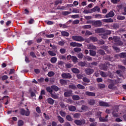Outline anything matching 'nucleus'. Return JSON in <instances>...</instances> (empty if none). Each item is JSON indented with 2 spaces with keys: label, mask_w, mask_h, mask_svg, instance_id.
I'll list each match as a JSON object with an SVG mask.
<instances>
[{
  "label": "nucleus",
  "mask_w": 126,
  "mask_h": 126,
  "mask_svg": "<svg viewBox=\"0 0 126 126\" xmlns=\"http://www.w3.org/2000/svg\"><path fill=\"white\" fill-rule=\"evenodd\" d=\"M72 39H73L74 41H77L78 42H82V41H84V38L81 36L73 35L72 36Z\"/></svg>",
  "instance_id": "obj_1"
},
{
  "label": "nucleus",
  "mask_w": 126,
  "mask_h": 126,
  "mask_svg": "<svg viewBox=\"0 0 126 126\" xmlns=\"http://www.w3.org/2000/svg\"><path fill=\"white\" fill-rule=\"evenodd\" d=\"M92 24L95 27H101L102 26V22L100 20L92 21Z\"/></svg>",
  "instance_id": "obj_2"
},
{
  "label": "nucleus",
  "mask_w": 126,
  "mask_h": 126,
  "mask_svg": "<svg viewBox=\"0 0 126 126\" xmlns=\"http://www.w3.org/2000/svg\"><path fill=\"white\" fill-rule=\"evenodd\" d=\"M98 104L99 105V106H101L102 107H110L109 103L104 102L102 101H99Z\"/></svg>",
  "instance_id": "obj_3"
},
{
  "label": "nucleus",
  "mask_w": 126,
  "mask_h": 126,
  "mask_svg": "<svg viewBox=\"0 0 126 126\" xmlns=\"http://www.w3.org/2000/svg\"><path fill=\"white\" fill-rule=\"evenodd\" d=\"M61 76L64 79H69L70 78H71V75L68 73H63L62 74Z\"/></svg>",
  "instance_id": "obj_4"
},
{
  "label": "nucleus",
  "mask_w": 126,
  "mask_h": 126,
  "mask_svg": "<svg viewBox=\"0 0 126 126\" xmlns=\"http://www.w3.org/2000/svg\"><path fill=\"white\" fill-rule=\"evenodd\" d=\"M70 47H82V44L76 42H70Z\"/></svg>",
  "instance_id": "obj_5"
},
{
  "label": "nucleus",
  "mask_w": 126,
  "mask_h": 126,
  "mask_svg": "<svg viewBox=\"0 0 126 126\" xmlns=\"http://www.w3.org/2000/svg\"><path fill=\"white\" fill-rule=\"evenodd\" d=\"M85 72L88 75H90V74H92L94 72V70L93 69L87 68L85 70Z\"/></svg>",
  "instance_id": "obj_6"
},
{
  "label": "nucleus",
  "mask_w": 126,
  "mask_h": 126,
  "mask_svg": "<svg viewBox=\"0 0 126 126\" xmlns=\"http://www.w3.org/2000/svg\"><path fill=\"white\" fill-rule=\"evenodd\" d=\"M21 114L23 116H29L30 115V112H29V110L26 111L24 109H21Z\"/></svg>",
  "instance_id": "obj_7"
},
{
  "label": "nucleus",
  "mask_w": 126,
  "mask_h": 126,
  "mask_svg": "<svg viewBox=\"0 0 126 126\" xmlns=\"http://www.w3.org/2000/svg\"><path fill=\"white\" fill-rule=\"evenodd\" d=\"M114 15L115 13H114L113 11H110L105 15V17L106 18H109V17H113V16H114Z\"/></svg>",
  "instance_id": "obj_8"
},
{
  "label": "nucleus",
  "mask_w": 126,
  "mask_h": 126,
  "mask_svg": "<svg viewBox=\"0 0 126 126\" xmlns=\"http://www.w3.org/2000/svg\"><path fill=\"white\" fill-rule=\"evenodd\" d=\"M72 93V91L70 90L67 92H66L64 93V95L65 97H70V96H71V94Z\"/></svg>",
  "instance_id": "obj_9"
},
{
  "label": "nucleus",
  "mask_w": 126,
  "mask_h": 126,
  "mask_svg": "<svg viewBox=\"0 0 126 126\" xmlns=\"http://www.w3.org/2000/svg\"><path fill=\"white\" fill-rule=\"evenodd\" d=\"M92 13L93 12H100V8L98 6L94 7V8L91 9Z\"/></svg>",
  "instance_id": "obj_10"
},
{
  "label": "nucleus",
  "mask_w": 126,
  "mask_h": 126,
  "mask_svg": "<svg viewBox=\"0 0 126 126\" xmlns=\"http://www.w3.org/2000/svg\"><path fill=\"white\" fill-rule=\"evenodd\" d=\"M95 33H104V32H105V30L103 28H98L95 30Z\"/></svg>",
  "instance_id": "obj_11"
},
{
  "label": "nucleus",
  "mask_w": 126,
  "mask_h": 126,
  "mask_svg": "<svg viewBox=\"0 0 126 126\" xmlns=\"http://www.w3.org/2000/svg\"><path fill=\"white\" fill-rule=\"evenodd\" d=\"M68 109L71 112H75L76 111V107L73 105H70L68 106Z\"/></svg>",
  "instance_id": "obj_12"
},
{
  "label": "nucleus",
  "mask_w": 126,
  "mask_h": 126,
  "mask_svg": "<svg viewBox=\"0 0 126 126\" xmlns=\"http://www.w3.org/2000/svg\"><path fill=\"white\" fill-rule=\"evenodd\" d=\"M108 81L109 82H111L112 84H110L109 85H108V88L109 89H115L114 85L113 84V81L111 80H108Z\"/></svg>",
  "instance_id": "obj_13"
},
{
  "label": "nucleus",
  "mask_w": 126,
  "mask_h": 126,
  "mask_svg": "<svg viewBox=\"0 0 126 126\" xmlns=\"http://www.w3.org/2000/svg\"><path fill=\"white\" fill-rule=\"evenodd\" d=\"M47 102L49 104H50V105H54L55 100L53 99V98L51 97H49L47 99Z\"/></svg>",
  "instance_id": "obj_14"
},
{
  "label": "nucleus",
  "mask_w": 126,
  "mask_h": 126,
  "mask_svg": "<svg viewBox=\"0 0 126 126\" xmlns=\"http://www.w3.org/2000/svg\"><path fill=\"white\" fill-rule=\"evenodd\" d=\"M102 21L103 22H106L107 23L114 22V20H113V19L112 18L104 19L102 20Z\"/></svg>",
  "instance_id": "obj_15"
},
{
  "label": "nucleus",
  "mask_w": 126,
  "mask_h": 126,
  "mask_svg": "<svg viewBox=\"0 0 126 126\" xmlns=\"http://www.w3.org/2000/svg\"><path fill=\"white\" fill-rule=\"evenodd\" d=\"M61 34L63 37H68L69 36V33L65 31H62Z\"/></svg>",
  "instance_id": "obj_16"
},
{
  "label": "nucleus",
  "mask_w": 126,
  "mask_h": 126,
  "mask_svg": "<svg viewBox=\"0 0 126 126\" xmlns=\"http://www.w3.org/2000/svg\"><path fill=\"white\" fill-rule=\"evenodd\" d=\"M99 66L100 69L102 70H106L107 69V67L106 66V65H105V64H100Z\"/></svg>",
  "instance_id": "obj_17"
},
{
  "label": "nucleus",
  "mask_w": 126,
  "mask_h": 126,
  "mask_svg": "<svg viewBox=\"0 0 126 126\" xmlns=\"http://www.w3.org/2000/svg\"><path fill=\"white\" fill-rule=\"evenodd\" d=\"M88 49H90V50H95L96 49V47L93 45L92 44H90L87 45Z\"/></svg>",
  "instance_id": "obj_18"
},
{
  "label": "nucleus",
  "mask_w": 126,
  "mask_h": 126,
  "mask_svg": "<svg viewBox=\"0 0 126 126\" xmlns=\"http://www.w3.org/2000/svg\"><path fill=\"white\" fill-rule=\"evenodd\" d=\"M100 122H107L108 121V115H106L105 118L99 117Z\"/></svg>",
  "instance_id": "obj_19"
},
{
  "label": "nucleus",
  "mask_w": 126,
  "mask_h": 126,
  "mask_svg": "<svg viewBox=\"0 0 126 126\" xmlns=\"http://www.w3.org/2000/svg\"><path fill=\"white\" fill-rule=\"evenodd\" d=\"M74 123L76 125H77V126H81L83 122L82 120H76L74 121Z\"/></svg>",
  "instance_id": "obj_20"
},
{
  "label": "nucleus",
  "mask_w": 126,
  "mask_h": 126,
  "mask_svg": "<svg viewBox=\"0 0 126 126\" xmlns=\"http://www.w3.org/2000/svg\"><path fill=\"white\" fill-rule=\"evenodd\" d=\"M58 120L61 124H63V122H64V120H63V118L62 117L60 116H57Z\"/></svg>",
  "instance_id": "obj_21"
},
{
  "label": "nucleus",
  "mask_w": 126,
  "mask_h": 126,
  "mask_svg": "<svg viewBox=\"0 0 126 126\" xmlns=\"http://www.w3.org/2000/svg\"><path fill=\"white\" fill-rule=\"evenodd\" d=\"M112 48L114 49V51L116 52V53H119V52H121V49L115 45L113 46Z\"/></svg>",
  "instance_id": "obj_22"
},
{
  "label": "nucleus",
  "mask_w": 126,
  "mask_h": 126,
  "mask_svg": "<svg viewBox=\"0 0 126 126\" xmlns=\"http://www.w3.org/2000/svg\"><path fill=\"white\" fill-rule=\"evenodd\" d=\"M86 95L88 96H95V93L90 92H86Z\"/></svg>",
  "instance_id": "obj_23"
},
{
  "label": "nucleus",
  "mask_w": 126,
  "mask_h": 126,
  "mask_svg": "<svg viewBox=\"0 0 126 126\" xmlns=\"http://www.w3.org/2000/svg\"><path fill=\"white\" fill-rule=\"evenodd\" d=\"M83 29H90L91 26L90 25H86L82 26Z\"/></svg>",
  "instance_id": "obj_24"
},
{
  "label": "nucleus",
  "mask_w": 126,
  "mask_h": 126,
  "mask_svg": "<svg viewBox=\"0 0 126 126\" xmlns=\"http://www.w3.org/2000/svg\"><path fill=\"white\" fill-rule=\"evenodd\" d=\"M72 99L73 100H74L75 101H77L80 99V97H79V95H75L72 96Z\"/></svg>",
  "instance_id": "obj_25"
},
{
  "label": "nucleus",
  "mask_w": 126,
  "mask_h": 126,
  "mask_svg": "<svg viewBox=\"0 0 126 126\" xmlns=\"http://www.w3.org/2000/svg\"><path fill=\"white\" fill-rule=\"evenodd\" d=\"M71 70L73 73H79L80 71L78 69L76 68H73L71 69Z\"/></svg>",
  "instance_id": "obj_26"
},
{
  "label": "nucleus",
  "mask_w": 126,
  "mask_h": 126,
  "mask_svg": "<svg viewBox=\"0 0 126 126\" xmlns=\"http://www.w3.org/2000/svg\"><path fill=\"white\" fill-rule=\"evenodd\" d=\"M90 55L92 57H95V56H96V52L93 50H90Z\"/></svg>",
  "instance_id": "obj_27"
},
{
  "label": "nucleus",
  "mask_w": 126,
  "mask_h": 126,
  "mask_svg": "<svg viewBox=\"0 0 126 126\" xmlns=\"http://www.w3.org/2000/svg\"><path fill=\"white\" fill-rule=\"evenodd\" d=\"M57 58L56 57H53L51 59L50 61L52 63H57Z\"/></svg>",
  "instance_id": "obj_28"
},
{
  "label": "nucleus",
  "mask_w": 126,
  "mask_h": 126,
  "mask_svg": "<svg viewBox=\"0 0 126 126\" xmlns=\"http://www.w3.org/2000/svg\"><path fill=\"white\" fill-rule=\"evenodd\" d=\"M88 103L89 105H95V100L94 99H90L88 101Z\"/></svg>",
  "instance_id": "obj_29"
},
{
  "label": "nucleus",
  "mask_w": 126,
  "mask_h": 126,
  "mask_svg": "<svg viewBox=\"0 0 126 126\" xmlns=\"http://www.w3.org/2000/svg\"><path fill=\"white\" fill-rule=\"evenodd\" d=\"M81 109L82 111H87L88 110V107L86 105H83Z\"/></svg>",
  "instance_id": "obj_30"
},
{
  "label": "nucleus",
  "mask_w": 126,
  "mask_h": 126,
  "mask_svg": "<svg viewBox=\"0 0 126 126\" xmlns=\"http://www.w3.org/2000/svg\"><path fill=\"white\" fill-rule=\"evenodd\" d=\"M48 54L50 56H51L52 57H55V56H56L57 55L55 53L52 51H49Z\"/></svg>",
  "instance_id": "obj_31"
},
{
  "label": "nucleus",
  "mask_w": 126,
  "mask_h": 126,
  "mask_svg": "<svg viewBox=\"0 0 126 126\" xmlns=\"http://www.w3.org/2000/svg\"><path fill=\"white\" fill-rule=\"evenodd\" d=\"M100 75L102 76V77H107V76H108V74L103 71H100Z\"/></svg>",
  "instance_id": "obj_32"
},
{
  "label": "nucleus",
  "mask_w": 126,
  "mask_h": 126,
  "mask_svg": "<svg viewBox=\"0 0 126 126\" xmlns=\"http://www.w3.org/2000/svg\"><path fill=\"white\" fill-rule=\"evenodd\" d=\"M72 60L73 63H77L78 59L76 56H72Z\"/></svg>",
  "instance_id": "obj_33"
},
{
  "label": "nucleus",
  "mask_w": 126,
  "mask_h": 126,
  "mask_svg": "<svg viewBox=\"0 0 126 126\" xmlns=\"http://www.w3.org/2000/svg\"><path fill=\"white\" fill-rule=\"evenodd\" d=\"M60 114L61 115V116H62V117H65L66 114L65 113V112H64V111L61 110L60 111Z\"/></svg>",
  "instance_id": "obj_34"
},
{
  "label": "nucleus",
  "mask_w": 126,
  "mask_h": 126,
  "mask_svg": "<svg viewBox=\"0 0 126 126\" xmlns=\"http://www.w3.org/2000/svg\"><path fill=\"white\" fill-rule=\"evenodd\" d=\"M52 89L51 88V87H48L46 88V90L47 91V92H49L50 94H51L53 93V90H52Z\"/></svg>",
  "instance_id": "obj_35"
},
{
  "label": "nucleus",
  "mask_w": 126,
  "mask_h": 126,
  "mask_svg": "<svg viewBox=\"0 0 126 126\" xmlns=\"http://www.w3.org/2000/svg\"><path fill=\"white\" fill-rule=\"evenodd\" d=\"M72 12H73V13H79V9L76 8H73Z\"/></svg>",
  "instance_id": "obj_36"
},
{
  "label": "nucleus",
  "mask_w": 126,
  "mask_h": 126,
  "mask_svg": "<svg viewBox=\"0 0 126 126\" xmlns=\"http://www.w3.org/2000/svg\"><path fill=\"white\" fill-rule=\"evenodd\" d=\"M47 75L49 76V77H52V76H54V75H55V72L53 71H50L48 72Z\"/></svg>",
  "instance_id": "obj_37"
},
{
  "label": "nucleus",
  "mask_w": 126,
  "mask_h": 126,
  "mask_svg": "<svg viewBox=\"0 0 126 126\" xmlns=\"http://www.w3.org/2000/svg\"><path fill=\"white\" fill-rule=\"evenodd\" d=\"M65 44V41L64 40H61L58 42V44L60 46H63Z\"/></svg>",
  "instance_id": "obj_38"
},
{
  "label": "nucleus",
  "mask_w": 126,
  "mask_h": 126,
  "mask_svg": "<svg viewBox=\"0 0 126 126\" xmlns=\"http://www.w3.org/2000/svg\"><path fill=\"white\" fill-rule=\"evenodd\" d=\"M52 89L53 90H55V91H59V87L57 86H51Z\"/></svg>",
  "instance_id": "obj_39"
},
{
  "label": "nucleus",
  "mask_w": 126,
  "mask_h": 126,
  "mask_svg": "<svg viewBox=\"0 0 126 126\" xmlns=\"http://www.w3.org/2000/svg\"><path fill=\"white\" fill-rule=\"evenodd\" d=\"M125 18H126L124 16L119 15L117 16V19H118V20H124Z\"/></svg>",
  "instance_id": "obj_40"
},
{
  "label": "nucleus",
  "mask_w": 126,
  "mask_h": 126,
  "mask_svg": "<svg viewBox=\"0 0 126 126\" xmlns=\"http://www.w3.org/2000/svg\"><path fill=\"white\" fill-rule=\"evenodd\" d=\"M77 87L79 88V89H85V87L81 84H78Z\"/></svg>",
  "instance_id": "obj_41"
},
{
  "label": "nucleus",
  "mask_w": 126,
  "mask_h": 126,
  "mask_svg": "<svg viewBox=\"0 0 126 126\" xmlns=\"http://www.w3.org/2000/svg\"><path fill=\"white\" fill-rule=\"evenodd\" d=\"M83 81H84V82H87V83H89V82H90V80L86 77H84L83 78Z\"/></svg>",
  "instance_id": "obj_42"
},
{
  "label": "nucleus",
  "mask_w": 126,
  "mask_h": 126,
  "mask_svg": "<svg viewBox=\"0 0 126 126\" xmlns=\"http://www.w3.org/2000/svg\"><path fill=\"white\" fill-rule=\"evenodd\" d=\"M71 13V12H68V11H63L62 12L63 15H68V14H70Z\"/></svg>",
  "instance_id": "obj_43"
},
{
  "label": "nucleus",
  "mask_w": 126,
  "mask_h": 126,
  "mask_svg": "<svg viewBox=\"0 0 126 126\" xmlns=\"http://www.w3.org/2000/svg\"><path fill=\"white\" fill-rule=\"evenodd\" d=\"M60 82L61 84H62V85H63L64 84H66V81L65 80H63V79H60Z\"/></svg>",
  "instance_id": "obj_44"
},
{
  "label": "nucleus",
  "mask_w": 126,
  "mask_h": 126,
  "mask_svg": "<svg viewBox=\"0 0 126 126\" xmlns=\"http://www.w3.org/2000/svg\"><path fill=\"white\" fill-rule=\"evenodd\" d=\"M74 51H75L76 53H79V52H81V48H74Z\"/></svg>",
  "instance_id": "obj_45"
},
{
  "label": "nucleus",
  "mask_w": 126,
  "mask_h": 126,
  "mask_svg": "<svg viewBox=\"0 0 126 126\" xmlns=\"http://www.w3.org/2000/svg\"><path fill=\"white\" fill-rule=\"evenodd\" d=\"M120 40V37L118 36H114L113 37V41L117 43Z\"/></svg>",
  "instance_id": "obj_46"
},
{
  "label": "nucleus",
  "mask_w": 126,
  "mask_h": 126,
  "mask_svg": "<svg viewBox=\"0 0 126 126\" xmlns=\"http://www.w3.org/2000/svg\"><path fill=\"white\" fill-rule=\"evenodd\" d=\"M70 17H71V18H73V19H75V18H79V15H72L70 16Z\"/></svg>",
  "instance_id": "obj_47"
},
{
  "label": "nucleus",
  "mask_w": 126,
  "mask_h": 126,
  "mask_svg": "<svg viewBox=\"0 0 126 126\" xmlns=\"http://www.w3.org/2000/svg\"><path fill=\"white\" fill-rule=\"evenodd\" d=\"M84 13H86V14H87L88 13H92V11H91V9L90 10H84L83 11Z\"/></svg>",
  "instance_id": "obj_48"
},
{
  "label": "nucleus",
  "mask_w": 126,
  "mask_h": 126,
  "mask_svg": "<svg viewBox=\"0 0 126 126\" xmlns=\"http://www.w3.org/2000/svg\"><path fill=\"white\" fill-rule=\"evenodd\" d=\"M119 57H120V58H126V53H121L119 54Z\"/></svg>",
  "instance_id": "obj_49"
},
{
  "label": "nucleus",
  "mask_w": 126,
  "mask_h": 126,
  "mask_svg": "<svg viewBox=\"0 0 126 126\" xmlns=\"http://www.w3.org/2000/svg\"><path fill=\"white\" fill-rule=\"evenodd\" d=\"M74 118H75L76 119H78L80 117V114L79 113H75L73 115Z\"/></svg>",
  "instance_id": "obj_50"
},
{
  "label": "nucleus",
  "mask_w": 126,
  "mask_h": 126,
  "mask_svg": "<svg viewBox=\"0 0 126 126\" xmlns=\"http://www.w3.org/2000/svg\"><path fill=\"white\" fill-rule=\"evenodd\" d=\"M90 39L92 40V41H93V42H97L98 41V39L96 37H90Z\"/></svg>",
  "instance_id": "obj_51"
},
{
  "label": "nucleus",
  "mask_w": 126,
  "mask_h": 126,
  "mask_svg": "<svg viewBox=\"0 0 126 126\" xmlns=\"http://www.w3.org/2000/svg\"><path fill=\"white\" fill-rule=\"evenodd\" d=\"M51 97L53 98V99H58L59 98V96L57 94H53V93L51 94Z\"/></svg>",
  "instance_id": "obj_52"
},
{
  "label": "nucleus",
  "mask_w": 126,
  "mask_h": 126,
  "mask_svg": "<svg viewBox=\"0 0 126 126\" xmlns=\"http://www.w3.org/2000/svg\"><path fill=\"white\" fill-rule=\"evenodd\" d=\"M98 88H100L101 89L102 88H105V86L103 84H99L98 85Z\"/></svg>",
  "instance_id": "obj_53"
},
{
  "label": "nucleus",
  "mask_w": 126,
  "mask_h": 126,
  "mask_svg": "<svg viewBox=\"0 0 126 126\" xmlns=\"http://www.w3.org/2000/svg\"><path fill=\"white\" fill-rule=\"evenodd\" d=\"M66 120H67V121H69L70 122H71V121H72V118H71V116H70V115H67L66 117Z\"/></svg>",
  "instance_id": "obj_54"
},
{
  "label": "nucleus",
  "mask_w": 126,
  "mask_h": 126,
  "mask_svg": "<svg viewBox=\"0 0 126 126\" xmlns=\"http://www.w3.org/2000/svg\"><path fill=\"white\" fill-rule=\"evenodd\" d=\"M92 32H91L90 31H87L85 32L86 36H90V35H92Z\"/></svg>",
  "instance_id": "obj_55"
},
{
  "label": "nucleus",
  "mask_w": 126,
  "mask_h": 126,
  "mask_svg": "<svg viewBox=\"0 0 126 126\" xmlns=\"http://www.w3.org/2000/svg\"><path fill=\"white\" fill-rule=\"evenodd\" d=\"M24 122L22 120H20L18 122V126H22L24 125Z\"/></svg>",
  "instance_id": "obj_56"
},
{
  "label": "nucleus",
  "mask_w": 126,
  "mask_h": 126,
  "mask_svg": "<svg viewBox=\"0 0 126 126\" xmlns=\"http://www.w3.org/2000/svg\"><path fill=\"white\" fill-rule=\"evenodd\" d=\"M101 38H102V39H107L108 35L106 33L102 34H101Z\"/></svg>",
  "instance_id": "obj_57"
},
{
  "label": "nucleus",
  "mask_w": 126,
  "mask_h": 126,
  "mask_svg": "<svg viewBox=\"0 0 126 126\" xmlns=\"http://www.w3.org/2000/svg\"><path fill=\"white\" fill-rule=\"evenodd\" d=\"M98 54H100V55H105V52L102 50H99L97 51Z\"/></svg>",
  "instance_id": "obj_58"
},
{
  "label": "nucleus",
  "mask_w": 126,
  "mask_h": 126,
  "mask_svg": "<svg viewBox=\"0 0 126 126\" xmlns=\"http://www.w3.org/2000/svg\"><path fill=\"white\" fill-rule=\"evenodd\" d=\"M86 60H87L89 62H90V61H92V58L90 56H86L85 57Z\"/></svg>",
  "instance_id": "obj_59"
},
{
  "label": "nucleus",
  "mask_w": 126,
  "mask_h": 126,
  "mask_svg": "<svg viewBox=\"0 0 126 126\" xmlns=\"http://www.w3.org/2000/svg\"><path fill=\"white\" fill-rule=\"evenodd\" d=\"M85 64H86L85 62H80L79 63V65H80L81 66H85Z\"/></svg>",
  "instance_id": "obj_60"
},
{
  "label": "nucleus",
  "mask_w": 126,
  "mask_h": 126,
  "mask_svg": "<svg viewBox=\"0 0 126 126\" xmlns=\"http://www.w3.org/2000/svg\"><path fill=\"white\" fill-rule=\"evenodd\" d=\"M116 73L119 76H122L123 75V74L122 73V71L120 70H117L116 71Z\"/></svg>",
  "instance_id": "obj_61"
},
{
  "label": "nucleus",
  "mask_w": 126,
  "mask_h": 126,
  "mask_svg": "<svg viewBox=\"0 0 126 126\" xmlns=\"http://www.w3.org/2000/svg\"><path fill=\"white\" fill-rule=\"evenodd\" d=\"M60 52L61 54H64V53H65L66 52V50L65 49H63V48H61L60 50Z\"/></svg>",
  "instance_id": "obj_62"
},
{
  "label": "nucleus",
  "mask_w": 126,
  "mask_h": 126,
  "mask_svg": "<svg viewBox=\"0 0 126 126\" xmlns=\"http://www.w3.org/2000/svg\"><path fill=\"white\" fill-rule=\"evenodd\" d=\"M69 88H71V89H76V86L74 85H70L69 86Z\"/></svg>",
  "instance_id": "obj_63"
},
{
  "label": "nucleus",
  "mask_w": 126,
  "mask_h": 126,
  "mask_svg": "<svg viewBox=\"0 0 126 126\" xmlns=\"http://www.w3.org/2000/svg\"><path fill=\"white\" fill-rule=\"evenodd\" d=\"M73 24H78L79 23V20H75L73 21Z\"/></svg>",
  "instance_id": "obj_64"
}]
</instances>
